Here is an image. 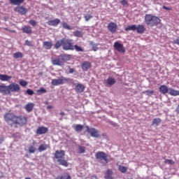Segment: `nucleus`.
I'll list each match as a JSON object with an SVG mask.
<instances>
[{"label": "nucleus", "instance_id": "nucleus-57", "mask_svg": "<svg viewBox=\"0 0 179 179\" xmlns=\"http://www.w3.org/2000/svg\"><path fill=\"white\" fill-rule=\"evenodd\" d=\"M5 30H8V29H7V28H6V29H5Z\"/></svg>", "mask_w": 179, "mask_h": 179}, {"label": "nucleus", "instance_id": "nucleus-52", "mask_svg": "<svg viewBox=\"0 0 179 179\" xmlns=\"http://www.w3.org/2000/svg\"><path fill=\"white\" fill-rule=\"evenodd\" d=\"M51 108H53L52 106L48 105V106H47V109H48V110H51Z\"/></svg>", "mask_w": 179, "mask_h": 179}, {"label": "nucleus", "instance_id": "nucleus-17", "mask_svg": "<svg viewBox=\"0 0 179 179\" xmlns=\"http://www.w3.org/2000/svg\"><path fill=\"white\" fill-rule=\"evenodd\" d=\"M136 30L138 34H143V33L146 31V28L143 24H138V26H136Z\"/></svg>", "mask_w": 179, "mask_h": 179}, {"label": "nucleus", "instance_id": "nucleus-37", "mask_svg": "<svg viewBox=\"0 0 179 179\" xmlns=\"http://www.w3.org/2000/svg\"><path fill=\"white\" fill-rule=\"evenodd\" d=\"M36 150V147H34V145H31L29 148V153H35Z\"/></svg>", "mask_w": 179, "mask_h": 179}, {"label": "nucleus", "instance_id": "nucleus-56", "mask_svg": "<svg viewBox=\"0 0 179 179\" xmlns=\"http://www.w3.org/2000/svg\"><path fill=\"white\" fill-rule=\"evenodd\" d=\"M11 31V33H15V31Z\"/></svg>", "mask_w": 179, "mask_h": 179}, {"label": "nucleus", "instance_id": "nucleus-39", "mask_svg": "<svg viewBox=\"0 0 179 179\" xmlns=\"http://www.w3.org/2000/svg\"><path fill=\"white\" fill-rule=\"evenodd\" d=\"M78 152L79 153H85L86 152V148L85 147H82L80 145L78 146Z\"/></svg>", "mask_w": 179, "mask_h": 179}, {"label": "nucleus", "instance_id": "nucleus-51", "mask_svg": "<svg viewBox=\"0 0 179 179\" xmlns=\"http://www.w3.org/2000/svg\"><path fill=\"white\" fill-rule=\"evenodd\" d=\"M162 8H163V9H165L166 10H170V8H169L166 6H163Z\"/></svg>", "mask_w": 179, "mask_h": 179}, {"label": "nucleus", "instance_id": "nucleus-40", "mask_svg": "<svg viewBox=\"0 0 179 179\" xmlns=\"http://www.w3.org/2000/svg\"><path fill=\"white\" fill-rule=\"evenodd\" d=\"M20 86L24 87V86H27L28 83H27V81H26V80H21L20 81Z\"/></svg>", "mask_w": 179, "mask_h": 179}, {"label": "nucleus", "instance_id": "nucleus-45", "mask_svg": "<svg viewBox=\"0 0 179 179\" xmlns=\"http://www.w3.org/2000/svg\"><path fill=\"white\" fill-rule=\"evenodd\" d=\"M47 92V90H45V88H41L40 90H37V93H38V94H41V93H45Z\"/></svg>", "mask_w": 179, "mask_h": 179}, {"label": "nucleus", "instance_id": "nucleus-31", "mask_svg": "<svg viewBox=\"0 0 179 179\" xmlns=\"http://www.w3.org/2000/svg\"><path fill=\"white\" fill-rule=\"evenodd\" d=\"M117 167L119 171H120V173H122L123 174L128 171V168H127V166L118 165Z\"/></svg>", "mask_w": 179, "mask_h": 179}, {"label": "nucleus", "instance_id": "nucleus-10", "mask_svg": "<svg viewBox=\"0 0 179 179\" xmlns=\"http://www.w3.org/2000/svg\"><path fill=\"white\" fill-rule=\"evenodd\" d=\"M48 132V127L41 126L37 128L36 134V135H44Z\"/></svg>", "mask_w": 179, "mask_h": 179}, {"label": "nucleus", "instance_id": "nucleus-29", "mask_svg": "<svg viewBox=\"0 0 179 179\" xmlns=\"http://www.w3.org/2000/svg\"><path fill=\"white\" fill-rule=\"evenodd\" d=\"M168 93L171 96H179V91L174 89L169 88Z\"/></svg>", "mask_w": 179, "mask_h": 179}, {"label": "nucleus", "instance_id": "nucleus-46", "mask_svg": "<svg viewBox=\"0 0 179 179\" xmlns=\"http://www.w3.org/2000/svg\"><path fill=\"white\" fill-rule=\"evenodd\" d=\"M93 17L92 15H85V19L86 20V22H89V20H90V19H92Z\"/></svg>", "mask_w": 179, "mask_h": 179}, {"label": "nucleus", "instance_id": "nucleus-42", "mask_svg": "<svg viewBox=\"0 0 179 179\" xmlns=\"http://www.w3.org/2000/svg\"><path fill=\"white\" fill-rule=\"evenodd\" d=\"M145 93H146L147 96H152V94L155 93V91L148 90L145 91Z\"/></svg>", "mask_w": 179, "mask_h": 179}, {"label": "nucleus", "instance_id": "nucleus-48", "mask_svg": "<svg viewBox=\"0 0 179 179\" xmlns=\"http://www.w3.org/2000/svg\"><path fill=\"white\" fill-rule=\"evenodd\" d=\"M120 3H122V5H128V1L127 0H122Z\"/></svg>", "mask_w": 179, "mask_h": 179}, {"label": "nucleus", "instance_id": "nucleus-5", "mask_svg": "<svg viewBox=\"0 0 179 179\" xmlns=\"http://www.w3.org/2000/svg\"><path fill=\"white\" fill-rule=\"evenodd\" d=\"M162 20L157 16H155L152 14H146L145 15V22L147 26L154 27V26H159Z\"/></svg>", "mask_w": 179, "mask_h": 179}, {"label": "nucleus", "instance_id": "nucleus-19", "mask_svg": "<svg viewBox=\"0 0 179 179\" xmlns=\"http://www.w3.org/2000/svg\"><path fill=\"white\" fill-rule=\"evenodd\" d=\"M114 173L113 172V170L111 169H107V171L105 173V179H114V177H113V174Z\"/></svg>", "mask_w": 179, "mask_h": 179}, {"label": "nucleus", "instance_id": "nucleus-30", "mask_svg": "<svg viewBox=\"0 0 179 179\" xmlns=\"http://www.w3.org/2000/svg\"><path fill=\"white\" fill-rule=\"evenodd\" d=\"M10 3L11 5H22L23 2H24V0H9Z\"/></svg>", "mask_w": 179, "mask_h": 179}, {"label": "nucleus", "instance_id": "nucleus-43", "mask_svg": "<svg viewBox=\"0 0 179 179\" xmlns=\"http://www.w3.org/2000/svg\"><path fill=\"white\" fill-rule=\"evenodd\" d=\"M29 24H31V26H33L34 27V26H37V22H36V20H31L29 21Z\"/></svg>", "mask_w": 179, "mask_h": 179}, {"label": "nucleus", "instance_id": "nucleus-24", "mask_svg": "<svg viewBox=\"0 0 179 179\" xmlns=\"http://www.w3.org/2000/svg\"><path fill=\"white\" fill-rule=\"evenodd\" d=\"M76 51V52H85V48L79 45H73V50Z\"/></svg>", "mask_w": 179, "mask_h": 179}, {"label": "nucleus", "instance_id": "nucleus-49", "mask_svg": "<svg viewBox=\"0 0 179 179\" xmlns=\"http://www.w3.org/2000/svg\"><path fill=\"white\" fill-rule=\"evenodd\" d=\"M75 72V69L69 66V73H73Z\"/></svg>", "mask_w": 179, "mask_h": 179}, {"label": "nucleus", "instance_id": "nucleus-26", "mask_svg": "<svg viewBox=\"0 0 179 179\" xmlns=\"http://www.w3.org/2000/svg\"><path fill=\"white\" fill-rule=\"evenodd\" d=\"M50 148V145L47 144H41L38 148V150L39 152H44L45 150H47Z\"/></svg>", "mask_w": 179, "mask_h": 179}, {"label": "nucleus", "instance_id": "nucleus-34", "mask_svg": "<svg viewBox=\"0 0 179 179\" xmlns=\"http://www.w3.org/2000/svg\"><path fill=\"white\" fill-rule=\"evenodd\" d=\"M129 30H131L132 31H135L136 30V25L133 24L131 26H128L125 28V31H129Z\"/></svg>", "mask_w": 179, "mask_h": 179}, {"label": "nucleus", "instance_id": "nucleus-22", "mask_svg": "<svg viewBox=\"0 0 179 179\" xmlns=\"http://www.w3.org/2000/svg\"><path fill=\"white\" fill-rule=\"evenodd\" d=\"M159 92H160V93H162V94H166V93H169V89L167 87V86H166L164 85L159 86Z\"/></svg>", "mask_w": 179, "mask_h": 179}, {"label": "nucleus", "instance_id": "nucleus-2", "mask_svg": "<svg viewBox=\"0 0 179 179\" xmlns=\"http://www.w3.org/2000/svg\"><path fill=\"white\" fill-rule=\"evenodd\" d=\"M54 47L56 50H58L60 47L64 51H73V40L69 38H63L59 41H57Z\"/></svg>", "mask_w": 179, "mask_h": 179}, {"label": "nucleus", "instance_id": "nucleus-41", "mask_svg": "<svg viewBox=\"0 0 179 179\" xmlns=\"http://www.w3.org/2000/svg\"><path fill=\"white\" fill-rule=\"evenodd\" d=\"M164 163L166 164L168 163V164H171V166H173V164H174V161L171 160V159H166L164 161Z\"/></svg>", "mask_w": 179, "mask_h": 179}, {"label": "nucleus", "instance_id": "nucleus-25", "mask_svg": "<svg viewBox=\"0 0 179 179\" xmlns=\"http://www.w3.org/2000/svg\"><path fill=\"white\" fill-rule=\"evenodd\" d=\"M84 91H85V87L83 86V85L78 84L76 86V92H77V93H82Z\"/></svg>", "mask_w": 179, "mask_h": 179}, {"label": "nucleus", "instance_id": "nucleus-1", "mask_svg": "<svg viewBox=\"0 0 179 179\" xmlns=\"http://www.w3.org/2000/svg\"><path fill=\"white\" fill-rule=\"evenodd\" d=\"M3 118L7 124H10V127H14V128L26 127L27 125V117L23 115H17L13 113H6Z\"/></svg>", "mask_w": 179, "mask_h": 179}, {"label": "nucleus", "instance_id": "nucleus-18", "mask_svg": "<svg viewBox=\"0 0 179 179\" xmlns=\"http://www.w3.org/2000/svg\"><path fill=\"white\" fill-rule=\"evenodd\" d=\"M12 79V76H8L6 74H0V80L1 82H9Z\"/></svg>", "mask_w": 179, "mask_h": 179}, {"label": "nucleus", "instance_id": "nucleus-38", "mask_svg": "<svg viewBox=\"0 0 179 179\" xmlns=\"http://www.w3.org/2000/svg\"><path fill=\"white\" fill-rule=\"evenodd\" d=\"M26 94H28V96H33V94H34V91L31 89H27L26 90Z\"/></svg>", "mask_w": 179, "mask_h": 179}, {"label": "nucleus", "instance_id": "nucleus-28", "mask_svg": "<svg viewBox=\"0 0 179 179\" xmlns=\"http://www.w3.org/2000/svg\"><path fill=\"white\" fill-rule=\"evenodd\" d=\"M55 179H72L69 173H65L62 176H58Z\"/></svg>", "mask_w": 179, "mask_h": 179}, {"label": "nucleus", "instance_id": "nucleus-13", "mask_svg": "<svg viewBox=\"0 0 179 179\" xmlns=\"http://www.w3.org/2000/svg\"><path fill=\"white\" fill-rule=\"evenodd\" d=\"M117 26L115 22H110L108 24V29L110 33H115L117 31Z\"/></svg>", "mask_w": 179, "mask_h": 179}, {"label": "nucleus", "instance_id": "nucleus-27", "mask_svg": "<svg viewBox=\"0 0 179 179\" xmlns=\"http://www.w3.org/2000/svg\"><path fill=\"white\" fill-rule=\"evenodd\" d=\"M162 124V119L159 117H156L153 119L152 125H154L155 127H159V124Z\"/></svg>", "mask_w": 179, "mask_h": 179}, {"label": "nucleus", "instance_id": "nucleus-35", "mask_svg": "<svg viewBox=\"0 0 179 179\" xmlns=\"http://www.w3.org/2000/svg\"><path fill=\"white\" fill-rule=\"evenodd\" d=\"M76 132H80L83 129V125L82 124H76L74 128Z\"/></svg>", "mask_w": 179, "mask_h": 179}, {"label": "nucleus", "instance_id": "nucleus-15", "mask_svg": "<svg viewBox=\"0 0 179 179\" xmlns=\"http://www.w3.org/2000/svg\"><path fill=\"white\" fill-rule=\"evenodd\" d=\"M90 68H92V63L89 62H84L82 64H81V69H83V71H84L85 72L87 71L88 69H90Z\"/></svg>", "mask_w": 179, "mask_h": 179}, {"label": "nucleus", "instance_id": "nucleus-21", "mask_svg": "<svg viewBox=\"0 0 179 179\" xmlns=\"http://www.w3.org/2000/svg\"><path fill=\"white\" fill-rule=\"evenodd\" d=\"M43 47L45 48V50H51V48H52V42L44 41L43 43Z\"/></svg>", "mask_w": 179, "mask_h": 179}, {"label": "nucleus", "instance_id": "nucleus-12", "mask_svg": "<svg viewBox=\"0 0 179 179\" xmlns=\"http://www.w3.org/2000/svg\"><path fill=\"white\" fill-rule=\"evenodd\" d=\"M88 134H90L91 136L93 138H100V134H99V131L96 130L94 128L87 129Z\"/></svg>", "mask_w": 179, "mask_h": 179}, {"label": "nucleus", "instance_id": "nucleus-47", "mask_svg": "<svg viewBox=\"0 0 179 179\" xmlns=\"http://www.w3.org/2000/svg\"><path fill=\"white\" fill-rule=\"evenodd\" d=\"M99 50V48L97 47V45L93 44L92 45V51H97Z\"/></svg>", "mask_w": 179, "mask_h": 179}, {"label": "nucleus", "instance_id": "nucleus-9", "mask_svg": "<svg viewBox=\"0 0 179 179\" xmlns=\"http://www.w3.org/2000/svg\"><path fill=\"white\" fill-rule=\"evenodd\" d=\"M113 47L116 51H118V52H121L122 54L125 52V48H124V44L120 43L118 41L115 42Z\"/></svg>", "mask_w": 179, "mask_h": 179}, {"label": "nucleus", "instance_id": "nucleus-7", "mask_svg": "<svg viewBox=\"0 0 179 179\" xmlns=\"http://www.w3.org/2000/svg\"><path fill=\"white\" fill-rule=\"evenodd\" d=\"M69 55H61L58 57L52 59V64L57 66H62L65 61H69Z\"/></svg>", "mask_w": 179, "mask_h": 179}, {"label": "nucleus", "instance_id": "nucleus-36", "mask_svg": "<svg viewBox=\"0 0 179 179\" xmlns=\"http://www.w3.org/2000/svg\"><path fill=\"white\" fill-rule=\"evenodd\" d=\"M62 27L63 29H66V30H72V28L66 22L62 23Z\"/></svg>", "mask_w": 179, "mask_h": 179}, {"label": "nucleus", "instance_id": "nucleus-11", "mask_svg": "<svg viewBox=\"0 0 179 179\" xmlns=\"http://www.w3.org/2000/svg\"><path fill=\"white\" fill-rule=\"evenodd\" d=\"M15 10L17 12V13H20V15H26L27 12H29V10L24 6H18L15 8Z\"/></svg>", "mask_w": 179, "mask_h": 179}, {"label": "nucleus", "instance_id": "nucleus-6", "mask_svg": "<svg viewBox=\"0 0 179 179\" xmlns=\"http://www.w3.org/2000/svg\"><path fill=\"white\" fill-rule=\"evenodd\" d=\"M95 157L97 162L101 163V164L103 166H107V164H108L110 162V159H108V155L103 151L97 152L95 154Z\"/></svg>", "mask_w": 179, "mask_h": 179}, {"label": "nucleus", "instance_id": "nucleus-58", "mask_svg": "<svg viewBox=\"0 0 179 179\" xmlns=\"http://www.w3.org/2000/svg\"><path fill=\"white\" fill-rule=\"evenodd\" d=\"M0 111H1V108H0Z\"/></svg>", "mask_w": 179, "mask_h": 179}, {"label": "nucleus", "instance_id": "nucleus-20", "mask_svg": "<svg viewBox=\"0 0 179 179\" xmlns=\"http://www.w3.org/2000/svg\"><path fill=\"white\" fill-rule=\"evenodd\" d=\"M106 86H109V87H111L113 85H115V80L113 77H108V78L106 81Z\"/></svg>", "mask_w": 179, "mask_h": 179}, {"label": "nucleus", "instance_id": "nucleus-50", "mask_svg": "<svg viewBox=\"0 0 179 179\" xmlns=\"http://www.w3.org/2000/svg\"><path fill=\"white\" fill-rule=\"evenodd\" d=\"M173 44H177L178 45H179V37L176 40H174L173 41Z\"/></svg>", "mask_w": 179, "mask_h": 179}, {"label": "nucleus", "instance_id": "nucleus-32", "mask_svg": "<svg viewBox=\"0 0 179 179\" xmlns=\"http://www.w3.org/2000/svg\"><path fill=\"white\" fill-rule=\"evenodd\" d=\"M73 36L74 37H78L80 38H82V37H83V32L80 31H75L73 33Z\"/></svg>", "mask_w": 179, "mask_h": 179}, {"label": "nucleus", "instance_id": "nucleus-4", "mask_svg": "<svg viewBox=\"0 0 179 179\" xmlns=\"http://www.w3.org/2000/svg\"><path fill=\"white\" fill-rule=\"evenodd\" d=\"M54 159H55L60 164V166H64V167H68L69 163L65 159V151L64 150H56L54 155Z\"/></svg>", "mask_w": 179, "mask_h": 179}, {"label": "nucleus", "instance_id": "nucleus-16", "mask_svg": "<svg viewBox=\"0 0 179 179\" xmlns=\"http://www.w3.org/2000/svg\"><path fill=\"white\" fill-rule=\"evenodd\" d=\"M59 23H61V20L58 18L48 22V26H53L55 27H57Z\"/></svg>", "mask_w": 179, "mask_h": 179}, {"label": "nucleus", "instance_id": "nucleus-54", "mask_svg": "<svg viewBox=\"0 0 179 179\" xmlns=\"http://www.w3.org/2000/svg\"><path fill=\"white\" fill-rule=\"evenodd\" d=\"M93 178L97 179V177L95 176H92V179H93Z\"/></svg>", "mask_w": 179, "mask_h": 179}, {"label": "nucleus", "instance_id": "nucleus-23", "mask_svg": "<svg viewBox=\"0 0 179 179\" xmlns=\"http://www.w3.org/2000/svg\"><path fill=\"white\" fill-rule=\"evenodd\" d=\"M33 108H34V103H28L24 106V109H25L26 111H27L28 113H31V111H33Z\"/></svg>", "mask_w": 179, "mask_h": 179}, {"label": "nucleus", "instance_id": "nucleus-3", "mask_svg": "<svg viewBox=\"0 0 179 179\" xmlns=\"http://www.w3.org/2000/svg\"><path fill=\"white\" fill-rule=\"evenodd\" d=\"M19 93L20 92V86L16 83H11L9 85H0V93L3 95L10 94V93L16 92Z\"/></svg>", "mask_w": 179, "mask_h": 179}, {"label": "nucleus", "instance_id": "nucleus-33", "mask_svg": "<svg viewBox=\"0 0 179 179\" xmlns=\"http://www.w3.org/2000/svg\"><path fill=\"white\" fill-rule=\"evenodd\" d=\"M13 57L15 59H17V58H23V53L21 52H17L13 54Z\"/></svg>", "mask_w": 179, "mask_h": 179}, {"label": "nucleus", "instance_id": "nucleus-44", "mask_svg": "<svg viewBox=\"0 0 179 179\" xmlns=\"http://www.w3.org/2000/svg\"><path fill=\"white\" fill-rule=\"evenodd\" d=\"M25 45H27L28 47H33V42L29 41V40H26L25 41Z\"/></svg>", "mask_w": 179, "mask_h": 179}, {"label": "nucleus", "instance_id": "nucleus-53", "mask_svg": "<svg viewBox=\"0 0 179 179\" xmlns=\"http://www.w3.org/2000/svg\"><path fill=\"white\" fill-rule=\"evenodd\" d=\"M60 115H62V117H64V115H65V113L61 112V113H60Z\"/></svg>", "mask_w": 179, "mask_h": 179}, {"label": "nucleus", "instance_id": "nucleus-8", "mask_svg": "<svg viewBox=\"0 0 179 179\" xmlns=\"http://www.w3.org/2000/svg\"><path fill=\"white\" fill-rule=\"evenodd\" d=\"M65 82H69V78L62 77L58 79L52 80L51 85L52 86H59V85H64Z\"/></svg>", "mask_w": 179, "mask_h": 179}, {"label": "nucleus", "instance_id": "nucleus-14", "mask_svg": "<svg viewBox=\"0 0 179 179\" xmlns=\"http://www.w3.org/2000/svg\"><path fill=\"white\" fill-rule=\"evenodd\" d=\"M22 33H24L25 34H31L33 33V30L31 29V27L24 25L21 29Z\"/></svg>", "mask_w": 179, "mask_h": 179}, {"label": "nucleus", "instance_id": "nucleus-55", "mask_svg": "<svg viewBox=\"0 0 179 179\" xmlns=\"http://www.w3.org/2000/svg\"><path fill=\"white\" fill-rule=\"evenodd\" d=\"M25 179H31V178H30V177H27V178H25Z\"/></svg>", "mask_w": 179, "mask_h": 179}]
</instances>
